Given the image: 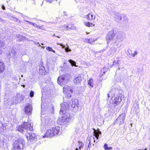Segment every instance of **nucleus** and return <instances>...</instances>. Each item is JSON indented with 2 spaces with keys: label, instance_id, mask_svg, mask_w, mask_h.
Returning <instances> with one entry per match:
<instances>
[{
  "label": "nucleus",
  "instance_id": "f257e3e1",
  "mask_svg": "<svg viewBox=\"0 0 150 150\" xmlns=\"http://www.w3.org/2000/svg\"><path fill=\"white\" fill-rule=\"evenodd\" d=\"M69 105L67 103H63L61 104V109L60 112V114L62 115L61 117L59 118L58 122L61 123L67 122L71 119L70 115L67 111L69 109Z\"/></svg>",
  "mask_w": 150,
  "mask_h": 150
},
{
  "label": "nucleus",
  "instance_id": "f03ea898",
  "mask_svg": "<svg viewBox=\"0 0 150 150\" xmlns=\"http://www.w3.org/2000/svg\"><path fill=\"white\" fill-rule=\"evenodd\" d=\"M122 38V34L119 33L117 34V36L115 37V33L113 30L110 31L108 33L106 37V39L107 44L110 43L114 45H118L117 39H120Z\"/></svg>",
  "mask_w": 150,
  "mask_h": 150
},
{
  "label": "nucleus",
  "instance_id": "7ed1b4c3",
  "mask_svg": "<svg viewBox=\"0 0 150 150\" xmlns=\"http://www.w3.org/2000/svg\"><path fill=\"white\" fill-rule=\"evenodd\" d=\"M17 130L20 132L23 133L25 132H28V130L32 131L33 129L30 123L24 122L21 126L18 125L17 126Z\"/></svg>",
  "mask_w": 150,
  "mask_h": 150
},
{
  "label": "nucleus",
  "instance_id": "20e7f679",
  "mask_svg": "<svg viewBox=\"0 0 150 150\" xmlns=\"http://www.w3.org/2000/svg\"><path fill=\"white\" fill-rule=\"evenodd\" d=\"M25 145L24 140L22 139H19L13 143L12 150H22Z\"/></svg>",
  "mask_w": 150,
  "mask_h": 150
},
{
  "label": "nucleus",
  "instance_id": "39448f33",
  "mask_svg": "<svg viewBox=\"0 0 150 150\" xmlns=\"http://www.w3.org/2000/svg\"><path fill=\"white\" fill-rule=\"evenodd\" d=\"M70 78V75L69 74L60 76L57 79V83L60 85L66 84L69 82Z\"/></svg>",
  "mask_w": 150,
  "mask_h": 150
},
{
  "label": "nucleus",
  "instance_id": "423d86ee",
  "mask_svg": "<svg viewBox=\"0 0 150 150\" xmlns=\"http://www.w3.org/2000/svg\"><path fill=\"white\" fill-rule=\"evenodd\" d=\"M112 13L114 15V20L115 21L119 22L122 19V17L123 18V21H126L127 20V16L124 14H120L117 12L113 11Z\"/></svg>",
  "mask_w": 150,
  "mask_h": 150
},
{
  "label": "nucleus",
  "instance_id": "0eeeda50",
  "mask_svg": "<svg viewBox=\"0 0 150 150\" xmlns=\"http://www.w3.org/2000/svg\"><path fill=\"white\" fill-rule=\"evenodd\" d=\"M122 96H117V95L114 94L111 98L112 100V103L114 106L120 104L122 101Z\"/></svg>",
  "mask_w": 150,
  "mask_h": 150
},
{
  "label": "nucleus",
  "instance_id": "6e6552de",
  "mask_svg": "<svg viewBox=\"0 0 150 150\" xmlns=\"http://www.w3.org/2000/svg\"><path fill=\"white\" fill-rule=\"evenodd\" d=\"M63 93L66 95L67 98L71 97V94L73 92L72 89L68 86L66 85L63 88Z\"/></svg>",
  "mask_w": 150,
  "mask_h": 150
},
{
  "label": "nucleus",
  "instance_id": "1a4fd4ad",
  "mask_svg": "<svg viewBox=\"0 0 150 150\" xmlns=\"http://www.w3.org/2000/svg\"><path fill=\"white\" fill-rule=\"evenodd\" d=\"M64 103H66V102H64ZM67 103L69 105V108H70V106H71L72 108H75L76 109H78V100L77 99L72 100L71 102L69 103V104L67 102Z\"/></svg>",
  "mask_w": 150,
  "mask_h": 150
},
{
  "label": "nucleus",
  "instance_id": "9d476101",
  "mask_svg": "<svg viewBox=\"0 0 150 150\" xmlns=\"http://www.w3.org/2000/svg\"><path fill=\"white\" fill-rule=\"evenodd\" d=\"M126 114L125 113H122L120 115L117 119V122L120 123V125L124 123Z\"/></svg>",
  "mask_w": 150,
  "mask_h": 150
},
{
  "label": "nucleus",
  "instance_id": "9b49d317",
  "mask_svg": "<svg viewBox=\"0 0 150 150\" xmlns=\"http://www.w3.org/2000/svg\"><path fill=\"white\" fill-rule=\"evenodd\" d=\"M32 110V107L30 104H27L25 107V113L27 115L31 114Z\"/></svg>",
  "mask_w": 150,
  "mask_h": 150
},
{
  "label": "nucleus",
  "instance_id": "f8f14e48",
  "mask_svg": "<svg viewBox=\"0 0 150 150\" xmlns=\"http://www.w3.org/2000/svg\"><path fill=\"white\" fill-rule=\"evenodd\" d=\"M36 137V134L32 132L27 134H26V137L28 140H29L30 141L35 140Z\"/></svg>",
  "mask_w": 150,
  "mask_h": 150
},
{
  "label": "nucleus",
  "instance_id": "ddd939ff",
  "mask_svg": "<svg viewBox=\"0 0 150 150\" xmlns=\"http://www.w3.org/2000/svg\"><path fill=\"white\" fill-rule=\"evenodd\" d=\"M42 116H41V120L43 124H45L46 125H48L50 124L52 122V120L50 118H42Z\"/></svg>",
  "mask_w": 150,
  "mask_h": 150
},
{
  "label": "nucleus",
  "instance_id": "4468645a",
  "mask_svg": "<svg viewBox=\"0 0 150 150\" xmlns=\"http://www.w3.org/2000/svg\"><path fill=\"white\" fill-rule=\"evenodd\" d=\"M54 136L53 133L51 129L48 130L45 132V134L44 136H42V138H44L45 137H52Z\"/></svg>",
  "mask_w": 150,
  "mask_h": 150
},
{
  "label": "nucleus",
  "instance_id": "2eb2a0df",
  "mask_svg": "<svg viewBox=\"0 0 150 150\" xmlns=\"http://www.w3.org/2000/svg\"><path fill=\"white\" fill-rule=\"evenodd\" d=\"M101 132L99 131V129L98 130H96L95 129H94L93 131V135L95 136V137H93L94 139V142H95V137L97 139H98L99 137V134H101Z\"/></svg>",
  "mask_w": 150,
  "mask_h": 150
},
{
  "label": "nucleus",
  "instance_id": "dca6fc26",
  "mask_svg": "<svg viewBox=\"0 0 150 150\" xmlns=\"http://www.w3.org/2000/svg\"><path fill=\"white\" fill-rule=\"evenodd\" d=\"M54 136L58 135L60 130V128L59 127H53L51 129Z\"/></svg>",
  "mask_w": 150,
  "mask_h": 150
},
{
  "label": "nucleus",
  "instance_id": "f3484780",
  "mask_svg": "<svg viewBox=\"0 0 150 150\" xmlns=\"http://www.w3.org/2000/svg\"><path fill=\"white\" fill-rule=\"evenodd\" d=\"M86 18L88 20H94L96 18V16L93 15L92 12H91L86 16Z\"/></svg>",
  "mask_w": 150,
  "mask_h": 150
},
{
  "label": "nucleus",
  "instance_id": "a211bd4d",
  "mask_svg": "<svg viewBox=\"0 0 150 150\" xmlns=\"http://www.w3.org/2000/svg\"><path fill=\"white\" fill-rule=\"evenodd\" d=\"M6 48V46L4 42L0 40V52H1V53Z\"/></svg>",
  "mask_w": 150,
  "mask_h": 150
},
{
  "label": "nucleus",
  "instance_id": "6ab92c4d",
  "mask_svg": "<svg viewBox=\"0 0 150 150\" xmlns=\"http://www.w3.org/2000/svg\"><path fill=\"white\" fill-rule=\"evenodd\" d=\"M39 72L42 75H45L46 71L45 67L42 65H40L39 66Z\"/></svg>",
  "mask_w": 150,
  "mask_h": 150
},
{
  "label": "nucleus",
  "instance_id": "aec40b11",
  "mask_svg": "<svg viewBox=\"0 0 150 150\" xmlns=\"http://www.w3.org/2000/svg\"><path fill=\"white\" fill-rule=\"evenodd\" d=\"M5 69V65L3 61H0V73L3 72Z\"/></svg>",
  "mask_w": 150,
  "mask_h": 150
},
{
  "label": "nucleus",
  "instance_id": "412c9836",
  "mask_svg": "<svg viewBox=\"0 0 150 150\" xmlns=\"http://www.w3.org/2000/svg\"><path fill=\"white\" fill-rule=\"evenodd\" d=\"M57 44L60 45L62 47V48H64L66 52H69L71 51V50L69 48V47H66L64 45H63L62 44L57 43Z\"/></svg>",
  "mask_w": 150,
  "mask_h": 150
},
{
  "label": "nucleus",
  "instance_id": "4be33fe9",
  "mask_svg": "<svg viewBox=\"0 0 150 150\" xmlns=\"http://www.w3.org/2000/svg\"><path fill=\"white\" fill-rule=\"evenodd\" d=\"M81 80V78L80 76H78L75 78L73 80V82L75 83H79Z\"/></svg>",
  "mask_w": 150,
  "mask_h": 150
},
{
  "label": "nucleus",
  "instance_id": "5701e85b",
  "mask_svg": "<svg viewBox=\"0 0 150 150\" xmlns=\"http://www.w3.org/2000/svg\"><path fill=\"white\" fill-rule=\"evenodd\" d=\"M69 26H70V25H63V27L64 28V30H68L70 29H73L75 28V27L74 26L71 27Z\"/></svg>",
  "mask_w": 150,
  "mask_h": 150
},
{
  "label": "nucleus",
  "instance_id": "b1692460",
  "mask_svg": "<svg viewBox=\"0 0 150 150\" xmlns=\"http://www.w3.org/2000/svg\"><path fill=\"white\" fill-rule=\"evenodd\" d=\"M84 23L85 26L88 27H93L95 25V24H93L92 23L87 22H85Z\"/></svg>",
  "mask_w": 150,
  "mask_h": 150
},
{
  "label": "nucleus",
  "instance_id": "393cba45",
  "mask_svg": "<svg viewBox=\"0 0 150 150\" xmlns=\"http://www.w3.org/2000/svg\"><path fill=\"white\" fill-rule=\"evenodd\" d=\"M93 80L91 78L88 81V85L91 88L93 87Z\"/></svg>",
  "mask_w": 150,
  "mask_h": 150
},
{
  "label": "nucleus",
  "instance_id": "a878e982",
  "mask_svg": "<svg viewBox=\"0 0 150 150\" xmlns=\"http://www.w3.org/2000/svg\"><path fill=\"white\" fill-rule=\"evenodd\" d=\"M69 62L71 64L72 66H76V62L75 61L71 59H69Z\"/></svg>",
  "mask_w": 150,
  "mask_h": 150
},
{
  "label": "nucleus",
  "instance_id": "bb28decb",
  "mask_svg": "<svg viewBox=\"0 0 150 150\" xmlns=\"http://www.w3.org/2000/svg\"><path fill=\"white\" fill-rule=\"evenodd\" d=\"M27 22L29 23L30 24L33 25L34 27H37L38 28V27H39V25H38L36 23H35L32 22H29L28 21H26Z\"/></svg>",
  "mask_w": 150,
  "mask_h": 150
},
{
  "label": "nucleus",
  "instance_id": "cd10ccee",
  "mask_svg": "<svg viewBox=\"0 0 150 150\" xmlns=\"http://www.w3.org/2000/svg\"><path fill=\"white\" fill-rule=\"evenodd\" d=\"M83 144L81 142H79L78 147L79 149H81V148H83Z\"/></svg>",
  "mask_w": 150,
  "mask_h": 150
},
{
  "label": "nucleus",
  "instance_id": "c85d7f7f",
  "mask_svg": "<svg viewBox=\"0 0 150 150\" xmlns=\"http://www.w3.org/2000/svg\"><path fill=\"white\" fill-rule=\"evenodd\" d=\"M46 49L49 51H52L54 53H55V52L54 50H53L51 47H47Z\"/></svg>",
  "mask_w": 150,
  "mask_h": 150
},
{
  "label": "nucleus",
  "instance_id": "c756f323",
  "mask_svg": "<svg viewBox=\"0 0 150 150\" xmlns=\"http://www.w3.org/2000/svg\"><path fill=\"white\" fill-rule=\"evenodd\" d=\"M44 104L45 103H42V106H41V109H42V111H41V114H44V113H43V111L44 110Z\"/></svg>",
  "mask_w": 150,
  "mask_h": 150
},
{
  "label": "nucleus",
  "instance_id": "7c9ffc66",
  "mask_svg": "<svg viewBox=\"0 0 150 150\" xmlns=\"http://www.w3.org/2000/svg\"><path fill=\"white\" fill-rule=\"evenodd\" d=\"M115 63L117 64H120V61L118 59H117L116 61L115 60L113 61V64H115Z\"/></svg>",
  "mask_w": 150,
  "mask_h": 150
},
{
  "label": "nucleus",
  "instance_id": "2f4dec72",
  "mask_svg": "<svg viewBox=\"0 0 150 150\" xmlns=\"http://www.w3.org/2000/svg\"><path fill=\"white\" fill-rule=\"evenodd\" d=\"M89 43L91 44H93L94 43L95 40L94 39H90Z\"/></svg>",
  "mask_w": 150,
  "mask_h": 150
},
{
  "label": "nucleus",
  "instance_id": "473e14b6",
  "mask_svg": "<svg viewBox=\"0 0 150 150\" xmlns=\"http://www.w3.org/2000/svg\"><path fill=\"white\" fill-rule=\"evenodd\" d=\"M108 70V68H107L104 67L101 70L100 74L102 73L103 71L106 72Z\"/></svg>",
  "mask_w": 150,
  "mask_h": 150
},
{
  "label": "nucleus",
  "instance_id": "72a5a7b5",
  "mask_svg": "<svg viewBox=\"0 0 150 150\" xmlns=\"http://www.w3.org/2000/svg\"><path fill=\"white\" fill-rule=\"evenodd\" d=\"M90 138L89 137H88L87 138V141L88 140V142H89V144L88 145V147L89 148H90L91 146V141L90 140Z\"/></svg>",
  "mask_w": 150,
  "mask_h": 150
},
{
  "label": "nucleus",
  "instance_id": "f704fd0d",
  "mask_svg": "<svg viewBox=\"0 0 150 150\" xmlns=\"http://www.w3.org/2000/svg\"><path fill=\"white\" fill-rule=\"evenodd\" d=\"M34 95V92L33 91H31L30 93V96L32 97Z\"/></svg>",
  "mask_w": 150,
  "mask_h": 150
},
{
  "label": "nucleus",
  "instance_id": "c9c22d12",
  "mask_svg": "<svg viewBox=\"0 0 150 150\" xmlns=\"http://www.w3.org/2000/svg\"><path fill=\"white\" fill-rule=\"evenodd\" d=\"M38 28L39 29H40L41 30H45V28L43 27L42 26H40L39 25V27H38Z\"/></svg>",
  "mask_w": 150,
  "mask_h": 150
},
{
  "label": "nucleus",
  "instance_id": "e433bc0d",
  "mask_svg": "<svg viewBox=\"0 0 150 150\" xmlns=\"http://www.w3.org/2000/svg\"><path fill=\"white\" fill-rule=\"evenodd\" d=\"M104 147L105 150H107L108 148V144H105L104 146Z\"/></svg>",
  "mask_w": 150,
  "mask_h": 150
},
{
  "label": "nucleus",
  "instance_id": "4c0bfd02",
  "mask_svg": "<svg viewBox=\"0 0 150 150\" xmlns=\"http://www.w3.org/2000/svg\"><path fill=\"white\" fill-rule=\"evenodd\" d=\"M90 39H86L85 40V42L86 43H89Z\"/></svg>",
  "mask_w": 150,
  "mask_h": 150
},
{
  "label": "nucleus",
  "instance_id": "58836bf2",
  "mask_svg": "<svg viewBox=\"0 0 150 150\" xmlns=\"http://www.w3.org/2000/svg\"><path fill=\"white\" fill-rule=\"evenodd\" d=\"M137 51H134V52L133 54H132V56L133 57H134L135 55L137 54Z\"/></svg>",
  "mask_w": 150,
  "mask_h": 150
},
{
  "label": "nucleus",
  "instance_id": "ea45409f",
  "mask_svg": "<svg viewBox=\"0 0 150 150\" xmlns=\"http://www.w3.org/2000/svg\"><path fill=\"white\" fill-rule=\"evenodd\" d=\"M106 72L105 71H103V72H102V73L101 74L100 73V75H101V76H103L104 74Z\"/></svg>",
  "mask_w": 150,
  "mask_h": 150
},
{
  "label": "nucleus",
  "instance_id": "a19ab883",
  "mask_svg": "<svg viewBox=\"0 0 150 150\" xmlns=\"http://www.w3.org/2000/svg\"><path fill=\"white\" fill-rule=\"evenodd\" d=\"M1 8L3 10H5V7L3 5H2Z\"/></svg>",
  "mask_w": 150,
  "mask_h": 150
},
{
  "label": "nucleus",
  "instance_id": "79ce46f5",
  "mask_svg": "<svg viewBox=\"0 0 150 150\" xmlns=\"http://www.w3.org/2000/svg\"><path fill=\"white\" fill-rule=\"evenodd\" d=\"M53 0H46V1H47L51 3L53 1Z\"/></svg>",
  "mask_w": 150,
  "mask_h": 150
},
{
  "label": "nucleus",
  "instance_id": "37998d69",
  "mask_svg": "<svg viewBox=\"0 0 150 150\" xmlns=\"http://www.w3.org/2000/svg\"><path fill=\"white\" fill-rule=\"evenodd\" d=\"M34 43L35 45H38L39 44V43L37 42H34Z\"/></svg>",
  "mask_w": 150,
  "mask_h": 150
},
{
  "label": "nucleus",
  "instance_id": "c03bdc74",
  "mask_svg": "<svg viewBox=\"0 0 150 150\" xmlns=\"http://www.w3.org/2000/svg\"><path fill=\"white\" fill-rule=\"evenodd\" d=\"M112 149V148L111 147H108V148L107 150H110Z\"/></svg>",
  "mask_w": 150,
  "mask_h": 150
},
{
  "label": "nucleus",
  "instance_id": "a18cd8bd",
  "mask_svg": "<svg viewBox=\"0 0 150 150\" xmlns=\"http://www.w3.org/2000/svg\"><path fill=\"white\" fill-rule=\"evenodd\" d=\"M0 21L1 22H3L4 21V20H3L2 18H0Z\"/></svg>",
  "mask_w": 150,
  "mask_h": 150
},
{
  "label": "nucleus",
  "instance_id": "49530a36",
  "mask_svg": "<svg viewBox=\"0 0 150 150\" xmlns=\"http://www.w3.org/2000/svg\"><path fill=\"white\" fill-rule=\"evenodd\" d=\"M21 86H23V88H25V86L24 85H22Z\"/></svg>",
  "mask_w": 150,
  "mask_h": 150
},
{
  "label": "nucleus",
  "instance_id": "de8ad7c7",
  "mask_svg": "<svg viewBox=\"0 0 150 150\" xmlns=\"http://www.w3.org/2000/svg\"><path fill=\"white\" fill-rule=\"evenodd\" d=\"M108 98H109V97H110V96H109V94H108Z\"/></svg>",
  "mask_w": 150,
  "mask_h": 150
},
{
  "label": "nucleus",
  "instance_id": "09e8293b",
  "mask_svg": "<svg viewBox=\"0 0 150 150\" xmlns=\"http://www.w3.org/2000/svg\"><path fill=\"white\" fill-rule=\"evenodd\" d=\"M77 3L78 2V0H74Z\"/></svg>",
  "mask_w": 150,
  "mask_h": 150
},
{
  "label": "nucleus",
  "instance_id": "8fccbe9b",
  "mask_svg": "<svg viewBox=\"0 0 150 150\" xmlns=\"http://www.w3.org/2000/svg\"><path fill=\"white\" fill-rule=\"evenodd\" d=\"M75 150H78V149L77 148H76Z\"/></svg>",
  "mask_w": 150,
  "mask_h": 150
},
{
  "label": "nucleus",
  "instance_id": "3c124183",
  "mask_svg": "<svg viewBox=\"0 0 150 150\" xmlns=\"http://www.w3.org/2000/svg\"><path fill=\"white\" fill-rule=\"evenodd\" d=\"M56 37H57L58 38H60L59 37V36H56Z\"/></svg>",
  "mask_w": 150,
  "mask_h": 150
},
{
  "label": "nucleus",
  "instance_id": "603ef678",
  "mask_svg": "<svg viewBox=\"0 0 150 150\" xmlns=\"http://www.w3.org/2000/svg\"><path fill=\"white\" fill-rule=\"evenodd\" d=\"M53 36H55L56 37V35H55V34H54L53 35Z\"/></svg>",
  "mask_w": 150,
  "mask_h": 150
},
{
  "label": "nucleus",
  "instance_id": "864d4df0",
  "mask_svg": "<svg viewBox=\"0 0 150 150\" xmlns=\"http://www.w3.org/2000/svg\"><path fill=\"white\" fill-rule=\"evenodd\" d=\"M86 33L87 34H88L89 33H87V32H86Z\"/></svg>",
  "mask_w": 150,
  "mask_h": 150
},
{
  "label": "nucleus",
  "instance_id": "5fc2aeb1",
  "mask_svg": "<svg viewBox=\"0 0 150 150\" xmlns=\"http://www.w3.org/2000/svg\"><path fill=\"white\" fill-rule=\"evenodd\" d=\"M39 46H40V47H41V45H39Z\"/></svg>",
  "mask_w": 150,
  "mask_h": 150
},
{
  "label": "nucleus",
  "instance_id": "6e6d98bb",
  "mask_svg": "<svg viewBox=\"0 0 150 150\" xmlns=\"http://www.w3.org/2000/svg\"><path fill=\"white\" fill-rule=\"evenodd\" d=\"M42 47V48H44V47Z\"/></svg>",
  "mask_w": 150,
  "mask_h": 150
},
{
  "label": "nucleus",
  "instance_id": "4d7b16f0",
  "mask_svg": "<svg viewBox=\"0 0 150 150\" xmlns=\"http://www.w3.org/2000/svg\"><path fill=\"white\" fill-rule=\"evenodd\" d=\"M147 149V148H146V149H144V150H146Z\"/></svg>",
  "mask_w": 150,
  "mask_h": 150
},
{
  "label": "nucleus",
  "instance_id": "13d9d810",
  "mask_svg": "<svg viewBox=\"0 0 150 150\" xmlns=\"http://www.w3.org/2000/svg\"><path fill=\"white\" fill-rule=\"evenodd\" d=\"M41 45H43V43H42V44H41Z\"/></svg>",
  "mask_w": 150,
  "mask_h": 150
}]
</instances>
